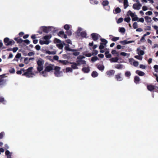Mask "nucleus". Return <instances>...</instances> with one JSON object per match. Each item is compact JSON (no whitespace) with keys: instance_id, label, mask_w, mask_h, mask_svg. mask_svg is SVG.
<instances>
[{"instance_id":"f257e3e1","label":"nucleus","mask_w":158,"mask_h":158,"mask_svg":"<svg viewBox=\"0 0 158 158\" xmlns=\"http://www.w3.org/2000/svg\"><path fill=\"white\" fill-rule=\"evenodd\" d=\"M52 37L51 35H46L43 37L42 39L45 40H40L39 41L40 44L41 45H43L44 44L48 45L50 42L49 40L51 39Z\"/></svg>"},{"instance_id":"f03ea898","label":"nucleus","mask_w":158,"mask_h":158,"mask_svg":"<svg viewBox=\"0 0 158 158\" xmlns=\"http://www.w3.org/2000/svg\"><path fill=\"white\" fill-rule=\"evenodd\" d=\"M44 63V60L40 58L37 61V64L38 65L37 67V70L40 72L43 70L44 69L43 64Z\"/></svg>"},{"instance_id":"7ed1b4c3","label":"nucleus","mask_w":158,"mask_h":158,"mask_svg":"<svg viewBox=\"0 0 158 158\" xmlns=\"http://www.w3.org/2000/svg\"><path fill=\"white\" fill-rule=\"evenodd\" d=\"M32 67H29L27 70H25V71L22 74V75L23 76H25L28 78L32 77L33 76L32 75L33 74V73H32Z\"/></svg>"},{"instance_id":"20e7f679","label":"nucleus","mask_w":158,"mask_h":158,"mask_svg":"<svg viewBox=\"0 0 158 158\" xmlns=\"http://www.w3.org/2000/svg\"><path fill=\"white\" fill-rule=\"evenodd\" d=\"M54 69L55 70L54 74L55 76L57 77H60V73H62L61 71H60V67L58 66H54Z\"/></svg>"},{"instance_id":"39448f33","label":"nucleus","mask_w":158,"mask_h":158,"mask_svg":"<svg viewBox=\"0 0 158 158\" xmlns=\"http://www.w3.org/2000/svg\"><path fill=\"white\" fill-rule=\"evenodd\" d=\"M54 66H55L53 65L50 64L45 67V71L47 72H50V71L54 69Z\"/></svg>"},{"instance_id":"423d86ee","label":"nucleus","mask_w":158,"mask_h":158,"mask_svg":"<svg viewBox=\"0 0 158 158\" xmlns=\"http://www.w3.org/2000/svg\"><path fill=\"white\" fill-rule=\"evenodd\" d=\"M115 78L118 81H121L123 80V77L122 76V73H118L114 76Z\"/></svg>"},{"instance_id":"0eeeda50","label":"nucleus","mask_w":158,"mask_h":158,"mask_svg":"<svg viewBox=\"0 0 158 158\" xmlns=\"http://www.w3.org/2000/svg\"><path fill=\"white\" fill-rule=\"evenodd\" d=\"M115 73V70H110L106 72V74L108 77H110L114 75Z\"/></svg>"},{"instance_id":"6e6552de","label":"nucleus","mask_w":158,"mask_h":158,"mask_svg":"<svg viewBox=\"0 0 158 158\" xmlns=\"http://www.w3.org/2000/svg\"><path fill=\"white\" fill-rule=\"evenodd\" d=\"M41 28H42L43 31L45 33H48L51 30L50 27H47L44 26H41Z\"/></svg>"},{"instance_id":"1a4fd4ad","label":"nucleus","mask_w":158,"mask_h":158,"mask_svg":"<svg viewBox=\"0 0 158 158\" xmlns=\"http://www.w3.org/2000/svg\"><path fill=\"white\" fill-rule=\"evenodd\" d=\"M98 35L96 33H92L91 35L93 40L94 41H97L98 39Z\"/></svg>"},{"instance_id":"9d476101","label":"nucleus","mask_w":158,"mask_h":158,"mask_svg":"<svg viewBox=\"0 0 158 158\" xmlns=\"http://www.w3.org/2000/svg\"><path fill=\"white\" fill-rule=\"evenodd\" d=\"M70 63L72 64L71 65V68L72 69H78V67L77 66L79 65V64L78 63V64H77V63L75 62H70Z\"/></svg>"},{"instance_id":"9b49d317","label":"nucleus","mask_w":158,"mask_h":158,"mask_svg":"<svg viewBox=\"0 0 158 158\" xmlns=\"http://www.w3.org/2000/svg\"><path fill=\"white\" fill-rule=\"evenodd\" d=\"M155 88V86L151 84L148 85L147 86V88L150 91L152 92L154 90Z\"/></svg>"},{"instance_id":"f8f14e48","label":"nucleus","mask_w":158,"mask_h":158,"mask_svg":"<svg viewBox=\"0 0 158 158\" xmlns=\"http://www.w3.org/2000/svg\"><path fill=\"white\" fill-rule=\"evenodd\" d=\"M142 5L141 4L135 3L133 5V8L135 10H139Z\"/></svg>"},{"instance_id":"ddd939ff","label":"nucleus","mask_w":158,"mask_h":158,"mask_svg":"<svg viewBox=\"0 0 158 158\" xmlns=\"http://www.w3.org/2000/svg\"><path fill=\"white\" fill-rule=\"evenodd\" d=\"M4 43L6 46L10 45V40L8 38H5L4 39Z\"/></svg>"},{"instance_id":"4468645a","label":"nucleus","mask_w":158,"mask_h":158,"mask_svg":"<svg viewBox=\"0 0 158 158\" xmlns=\"http://www.w3.org/2000/svg\"><path fill=\"white\" fill-rule=\"evenodd\" d=\"M115 68L118 69H121L124 67L123 65L120 64H116L115 65Z\"/></svg>"},{"instance_id":"2eb2a0df","label":"nucleus","mask_w":158,"mask_h":158,"mask_svg":"<svg viewBox=\"0 0 158 158\" xmlns=\"http://www.w3.org/2000/svg\"><path fill=\"white\" fill-rule=\"evenodd\" d=\"M64 49L66 51H71L73 52H76L77 50L76 49H72L69 48V45H68L64 47Z\"/></svg>"},{"instance_id":"dca6fc26","label":"nucleus","mask_w":158,"mask_h":158,"mask_svg":"<svg viewBox=\"0 0 158 158\" xmlns=\"http://www.w3.org/2000/svg\"><path fill=\"white\" fill-rule=\"evenodd\" d=\"M137 54L139 55H144V51L140 50L139 48H138L137 49Z\"/></svg>"},{"instance_id":"f3484780","label":"nucleus","mask_w":158,"mask_h":158,"mask_svg":"<svg viewBox=\"0 0 158 158\" xmlns=\"http://www.w3.org/2000/svg\"><path fill=\"white\" fill-rule=\"evenodd\" d=\"M82 71L85 73H88L90 71V69L89 67H83L82 69Z\"/></svg>"},{"instance_id":"a211bd4d","label":"nucleus","mask_w":158,"mask_h":158,"mask_svg":"<svg viewBox=\"0 0 158 158\" xmlns=\"http://www.w3.org/2000/svg\"><path fill=\"white\" fill-rule=\"evenodd\" d=\"M140 81V79L138 76H135L134 77V82L136 84H138Z\"/></svg>"},{"instance_id":"6ab92c4d","label":"nucleus","mask_w":158,"mask_h":158,"mask_svg":"<svg viewBox=\"0 0 158 158\" xmlns=\"http://www.w3.org/2000/svg\"><path fill=\"white\" fill-rule=\"evenodd\" d=\"M14 39L18 43H21L23 41V40L19 37H15Z\"/></svg>"},{"instance_id":"aec40b11","label":"nucleus","mask_w":158,"mask_h":158,"mask_svg":"<svg viewBox=\"0 0 158 158\" xmlns=\"http://www.w3.org/2000/svg\"><path fill=\"white\" fill-rule=\"evenodd\" d=\"M78 63L79 64V65L81 64H85L86 62L84 60H77V64H78Z\"/></svg>"},{"instance_id":"412c9836","label":"nucleus","mask_w":158,"mask_h":158,"mask_svg":"<svg viewBox=\"0 0 158 158\" xmlns=\"http://www.w3.org/2000/svg\"><path fill=\"white\" fill-rule=\"evenodd\" d=\"M118 60V58L117 57L112 58L110 59L111 62H117Z\"/></svg>"},{"instance_id":"4be33fe9","label":"nucleus","mask_w":158,"mask_h":158,"mask_svg":"<svg viewBox=\"0 0 158 158\" xmlns=\"http://www.w3.org/2000/svg\"><path fill=\"white\" fill-rule=\"evenodd\" d=\"M58 61L61 64L64 65H66L67 64L69 63V62L68 60H59Z\"/></svg>"},{"instance_id":"5701e85b","label":"nucleus","mask_w":158,"mask_h":158,"mask_svg":"<svg viewBox=\"0 0 158 158\" xmlns=\"http://www.w3.org/2000/svg\"><path fill=\"white\" fill-rule=\"evenodd\" d=\"M136 73L139 75L141 76H143L145 75V73L139 70H137L136 71Z\"/></svg>"},{"instance_id":"b1692460","label":"nucleus","mask_w":158,"mask_h":158,"mask_svg":"<svg viewBox=\"0 0 158 158\" xmlns=\"http://www.w3.org/2000/svg\"><path fill=\"white\" fill-rule=\"evenodd\" d=\"M97 68L100 71H102L104 69V66L103 65H97Z\"/></svg>"},{"instance_id":"393cba45","label":"nucleus","mask_w":158,"mask_h":158,"mask_svg":"<svg viewBox=\"0 0 158 158\" xmlns=\"http://www.w3.org/2000/svg\"><path fill=\"white\" fill-rule=\"evenodd\" d=\"M109 52L108 51H106L105 52V55L106 57V58H110L111 57V54L109 53Z\"/></svg>"},{"instance_id":"a878e982","label":"nucleus","mask_w":158,"mask_h":158,"mask_svg":"<svg viewBox=\"0 0 158 158\" xmlns=\"http://www.w3.org/2000/svg\"><path fill=\"white\" fill-rule=\"evenodd\" d=\"M121 11V10L118 7H117L115 8V12H114V10L113 12L114 14H116L117 13H120Z\"/></svg>"},{"instance_id":"bb28decb","label":"nucleus","mask_w":158,"mask_h":158,"mask_svg":"<svg viewBox=\"0 0 158 158\" xmlns=\"http://www.w3.org/2000/svg\"><path fill=\"white\" fill-rule=\"evenodd\" d=\"M100 40L102 42L101 43L104 44L105 46H106V44L108 43V41L106 40L103 38H101Z\"/></svg>"},{"instance_id":"cd10ccee","label":"nucleus","mask_w":158,"mask_h":158,"mask_svg":"<svg viewBox=\"0 0 158 158\" xmlns=\"http://www.w3.org/2000/svg\"><path fill=\"white\" fill-rule=\"evenodd\" d=\"M109 4V2L108 0H105L103 1L102 3V5L104 7L106 6H107Z\"/></svg>"},{"instance_id":"c85d7f7f","label":"nucleus","mask_w":158,"mask_h":158,"mask_svg":"<svg viewBox=\"0 0 158 158\" xmlns=\"http://www.w3.org/2000/svg\"><path fill=\"white\" fill-rule=\"evenodd\" d=\"M98 75V73L96 71H94L92 72L91 76L93 77H97Z\"/></svg>"},{"instance_id":"c756f323","label":"nucleus","mask_w":158,"mask_h":158,"mask_svg":"<svg viewBox=\"0 0 158 158\" xmlns=\"http://www.w3.org/2000/svg\"><path fill=\"white\" fill-rule=\"evenodd\" d=\"M25 71V70L23 68L21 69L20 70L17 71L16 72V73L20 75L22 73V72H23L24 73Z\"/></svg>"},{"instance_id":"7c9ffc66","label":"nucleus","mask_w":158,"mask_h":158,"mask_svg":"<svg viewBox=\"0 0 158 158\" xmlns=\"http://www.w3.org/2000/svg\"><path fill=\"white\" fill-rule=\"evenodd\" d=\"M124 8L126 9L128 6V2L127 0H124Z\"/></svg>"},{"instance_id":"2f4dec72","label":"nucleus","mask_w":158,"mask_h":158,"mask_svg":"<svg viewBox=\"0 0 158 158\" xmlns=\"http://www.w3.org/2000/svg\"><path fill=\"white\" fill-rule=\"evenodd\" d=\"M144 18L145 20L147 22H150L152 21L151 18L148 16H146Z\"/></svg>"},{"instance_id":"473e14b6","label":"nucleus","mask_w":158,"mask_h":158,"mask_svg":"<svg viewBox=\"0 0 158 158\" xmlns=\"http://www.w3.org/2000/svg\"><path fill=\"white\" fill-rule=\"evenodd\" d=\"M90 3L92 4L97 5L98 3V1L97 0H90Z\"/></svg>"},{"instance_id":"72a5a7b5","label":"nucleus","mask_w":158,"mask_h":158,"mask_svg":"<svg viewBox=\"0 0 158 158\" xmlns=\"http://www.w3.org/2000/svg\"><path fill=\"white\" fill-rule=\"evenodd\" d=\"M98 59V58L97 56H95L92 57L91 60L92 62H93Z\"/></svg>"},{"instance_id":"f704fd0d","label":"nucleus","mask_w":158,"mask_h":158,"mask_svg":"<svg viewBox=\"0 0 158 158\" xmlns=\"http://www.w3.org/2000/svg\"><path fill=\"white\" fill-rule=\"evenodd\" d=\"M80 34L81 36L82 37H85L87 35L86 32L84 31L81 32Z\"/></svg>"},{"instance_id":"c9c22d12","label":"nucleus","mask_w":158,"mask_h":158,"mask_svg":"<svg viewBox=\"0 0 158 158\" xmlns=\"http://www.w3.org/2000/svg\"><path fill=\"white\" fill-rule=\"evenodd\" d=\"M125 76L127 77H129L131 75V73L130 71H127L125 73Z\"/></svg>"},{"instance_id":"e433bc0d","label":"nucleus","mask_w":158,"mask_h":158,"mask_svg":"<svg viewBox=\"0 0 158 158\" xmlns=\"http://www.w3.org/2000/svg\"><path fill=\"white\" fill-rule=\"evenodd\" d=\"M134 57L139 60H142L143 58V57L139 55L135 56Z\"/></svg>"},{"instance_id":"4c0bfd02","label":"nucleus","mask_w":158,"mask_h":158,"mask_svg":"<svg viewBox=\"0 0 158 158\" xmlns=\"http://www.w3.org/2000/svg\"><path fill=\"white\" fill-rule=\"evenodd\" d=\"M57 46L60 49H62L63 47V45L62 43H60L59 44H57Z\"/></svg>"},{"instance_id":"58836bf2","label":"nucleus","mask_w":158,"mask_h":158,"mask_svg":"<svg viewBox=\"0 0 158 158\" xmlns=\"http://www.w3.org/2000/svg\"><path fill=\"white\" fill-rule=\"evenodd\" d=\"M119 31L122 33H124L125 31V29L123 27H119Z\"/></svg>"},{"instance_id":"ea45409f","label":"nucleus","mask_w":158,"mask_h":158,"mask_svg":"<svg viewBox=\"0 0 158 158\" xmlns=\"http://www.w3.org/2000/svg\"><path fill=\"white\" fill-rule=\"evenodd\" d=\"M66 72H73V69L71 68L67 67L66 69Z\"/></svg>"},{"instance_id":"a19ab883","label":"nucleus","mask_w":158,"mask_h":158,"mask_svg":"<svg viewBox=\"0 0 158 158\" xmlns=\"http://www.w3.org/2000/svg\"><path fill=\"white\" fill-rule=\"evenodd\" d=\"M139 18L136 15L135 16L132 18V20L133 21H138Z\"/></svg>"},{"instance_id":"79ce46f5","label":"nucleus","mask_w":158,"mask_h":158,"mask_svg":"<svg viewBox=\"0 0 158 158\" xmlns=\"http://www.w3.org/2000/svg\"><path fill=\"white\" fill-rule=\"evenodd\" d=\"M119 37H114L111 39V40L115 42L119 40Z\"/></svg>"},{"instance_id":"37998d69","label":"nucleus","mask_w":158,"mask_h":158,"mask_svg":"<svg viewBox=\"0 0 158 158\" xmlns=\"http://www.w3.org/2000/svg\"><path fill=\"white\" fill-rule=\"evenodd\" d=\"M105 46L104 44H102V43H100V45L99 47V49H103L105 46Z\"/></svg>"},{"instance_id":"c03bdc74","label":"nucleus","mask_w":158,"mask_h":158,"mask_svg":"<svg viewBox=\"0 0 158 158\" xmlns=\"http://www.w3.org/2000/svg\"><path fill=\"white\" fill-rule=\"evenodd\" d=\"M5 154L7 156V158H10V152L8 150L6 151Z\"/></svg>"},{"instance_id":"a18cd8bd","label":"nucleus","mask_w":158,"mask_h":158,"mask_svg":"<svg viewBox=\"0 0 158 158\" xmlns=\"http://www.w3.org/2000/svg\"><path fill=\"white\" fill-rule=\"evenodd\" d=\"M70 28V26L68 24H65L64 26V28L66 30H69Z\"/></svg>"},{"instance_id":"49530a36","label":"nucleus","mask_w":158,"mask_h":158,"mask_svg":"<svg viewBox=\"0 0 158 158\" xmlns=\"http://www.w3.org/2000/svg\"><path fill=\"white\" fill-rule=\"evenodd\" d=\"M98 51L95 50H93L92 53V55H96L98 54Z\"/></svg>"},{"instance_id":"de8ad7c7","label":"nucleus","mask_w":158,"mask_h":158,"mask_svg":"<svg viewBox=\"0 0 158 158\" xmlns=\"http://www.w3.org/2000/svg\"><path fill=\"white\" fill-rule=\"evenodd\" d=\"M66 33L69 36L71 35L72 34L71 31L69 30L66 31Z\"/></svg>"},{"instance_id":"09e8293b","label":"nucleus","mask_w":158,"mask_h":158,"mask_svg":"<svg viewBox=\"0 0 158 158\" xmlns=\"http://www.w3.org/2000/svg\"><path fill=\"white\" fill-rule=\"evenodd\" d=\"M18 49V48L17 47L14 48L12 49L10 48V51L12 50L13 52H16Z\"/></svg>"},{"instance_id":"8fccbe9b","label":"nucleus","mask_w":158,"mask_h":158,"mask_svg":"<svg viewBox=\"0 0 158 158\" xmlns=\"http://www.w3.org/2000/svg\"><path fill=\"white\" fill-rule=\"evenodd\" d=\"M54 42L55 43H61V40L57 38H55L54 40Z\"/></svg>"},{"instance_id":"3c124183","label":"nucleus","mask_w":158,"mask_h":158,"mask_svg":"<svg viewBox=\"0 0 158 158\" xmlns=\"http://www.w3.org/2000/svg\"><path fill=\"white\" fill-rule=\"evenodd\" d=\"M138 24L137 23L134 22L133 24V27L135 29H136L138 27Z\"/></svg>"},{"instance_id":"603ef678","label":"nucleus","mask_w":158,"mask_h":158,"mask_svg":"<svg viewBox=\"0 0 158 158\" xmlns=\"http://www.w3.org/2000/svg\"><path fill=\"white\" fill-rule=\"evenodd\" d=\"M130 20L131 18L129 17L126 18L124 19V20L127 23H129Z\"/></svg>"},{"instance_id":"864d4df0","label":"nucleus","mask_w":158,"mask_h":158,"mask_svg":"<svg viewBox=\"0 0 158 158\" xmlns=\"http://www.w3.org/2000/svg\"><path fill=\"white\" fill-rule=\"evenodd\" d=\"M28 58L27 57H26L24 58V63L25 64H27L29 63V61H28Z\"/></svg>"},{"instance_id":"5fc2aeb1","label":"nucleus","mask_w":158,"mask_h":158,"mask_svg":"<svg viewBox=\"0 0 158 158\" xmlns=\"http://www.w3.org/2000/svg\"><path fill=\"white\" fill-rule=\"evenodd\" d=\"M128 13H129V15H130V16L132 17H132H134V16H135L134 14L132 12L131 10H129L128 11Z\"/></svg>"},{"instance_id":"6e6d98bb","label":"nucleus","mask_w":158,"mask_h":158,"mask_svg":"<svg viewBox=\"0 0 158 158\" xmlns=\"http://www.w3.org/2000/svg\"><path fill=\"white\" fill-rule=\"evenodd\" d=\"M64 34V31H60L58 33V35L59 36H61V35H63Z\"/></svg>"},{"instance_id":"4d7b16f0","label":"nucleus","mask_w":158,"mask_h":158,"mask_svg":"<svg viewBox=\"0 0 158 158\" xmlns=\"http://www.w3.org/2000/svg\"><path fill=\"white\" fill-rule=\"evenodd\" d=\"M5 100L4 98L0 97V102L5 104Z\"/></svg>"},{"instance_id":"13d9d810","label":"nucleus","mask_w":158,"mask_h":158,"mask_svg":"<svg viewBox=\"0 0 158 158\" xmlns=\"http://www.w3.org/2000/svg\"><path fill=\"white\" fill-rule=\"evenodd\" d=\"M83 54H84V55L85 56H86L88 57H90L92 55H92V53L91 54L90 53H85V54L84 53Z\"/></svg>"},{"instance_id":"bf43d9fd","label":"nucleus","mask_w":158,"mask_h":158,"mask_svg":"<svg viewBox=\"0 0 158 158\" xmlns=\"http://www.w3.org/2000/svg\"><path fill=\"white\" fill-rule=\"evenodd\" d=\"M43 29L41 28V27L40 28V30L39 31H37V32L39 33L40 34H42L43 33Z\"/></svg>"},{"instance_id":"052dcab7","label":"nucleus","mask_w":158,"mask_h":158,"mask_svg":"<svg viewBox=\"0 0 158 158\" xmlns=\"http://www.w3.org/2000/svg\"><path fill=\"white\" fill-rule=\"evenodd\" d=\"M123 18H120L118 19V21H117V23H120L122 22V21H123Z\"/></svg>"},{"instance_id":"680f3d73","label":"nucleus","mask_w":158,"mask_h":158,"mask_svg":"<svg viewBox=\"0 0 158 158\" xmlns=\"http://www.w3.org/2000/svg\"><path fill=\"white\" fill-rule=\"evenodd\" d=\"M119 43L123 45L126 44H127V40H124L123 41H120Z\"/></svg>"},{"instance_id":"e2e57ef3","label":"nucleus","mask_w":158,"mask_h":158,"mask_svg":"<svg viewBox=\"0 0 158 158\" xmlns=\"http://www.w3.org/2000/svg\"><path fill=\"white\" fill-rule=\"evenodd\" d=\"M133 64L135 66L137 67L139 63L138 61H135L133 62Z\"/></svg>"},{"instance_id":"0e129e2a","label":"nucleus","mask_w":158,"mask_h":158,"mask_svg":"<svg viewBox=\"0 0 158 158\" xmlns=\"http://www.w3.org/2000/svg\"><path fill=\"white\" fill-rule=\"evenodd\" d=\"M59 59V57L57 56H54L53 57V59L55 60L58 61Z\"/></svg>"},{"instance_id":"69168bd1","label":"nucleus","mask_w":158,"mask_h":158,"mask_svg":"<svg viewBox=\"0 0 158 158\" xmlns=\"http://www.w3.org/2000/svg\"><path fill=\"white\" fill-rule=\"evenodd\" d=\"M46 53L49 54H55V52H50L49 51H47L46 52Z\"/></svg>"},{"instance_id":"338daca9","label":"nucleus","mask_w":158,"mask_h":158,"mask_svg":"<svg viewBox=\"0 0 158 158\" xmlns=\"http://www.w3.org/2000/svg\"><path fill=\"white\" fill-rule=\"evenodd\" d=\"M153 68L155 69V71L156 72H157V70H158V65H155Z\"/></svg>"},{"instance_id":"774afa93","label":"nucleus","mask_w":158,"mask_h":158,"mask_svg":"<svg viewBox=\"0 0 158 158\" xmlns=\"http://www.w3.org/2000/svg\"><path fill=\"white\" fill-rule=\"evenodd\" d=\"M21 54L18 53L15 56V57L17 58H19L21 57Z\"/></svg>"}]
</instances>
